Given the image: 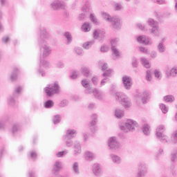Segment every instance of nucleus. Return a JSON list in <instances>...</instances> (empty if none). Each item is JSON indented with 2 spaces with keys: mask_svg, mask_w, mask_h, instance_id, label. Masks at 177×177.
Masks as SVG:
<instances>
[{
  "mask_svg": "<svg viewBox=\"0 0 177 177\" xmlns=\"http://www.w3.org/2000/svg\"><path fill=\"white\" fill-rule=\"evenodd\" d=\"M124 110L120 109H116L115 111V115L116 118H122L124 117Z\"/></svg>",
  "mask_w": 177,
  "mask_h": 177,
  "instance_id": "33",
  "label": "nucleus"
},
{
  "mask_svg": "<svg viewBox=\"0 0 177 177\" xmlns=\"http://www.w3.org/2000/svg\"><path fill=\"white\" fill-rule=\"evenodd\" d=\"M50 8H52L53 10H58V9H64L66 8V4L64 1L55 0L50 4Z\"/></svg>",
  "mask_w": 177,
  "mask_h": 177,
  "instance_id": "11",
  "label": "nucleus"
},
{
  "mask_svg": "<svg viewBox=\"0 0 177 177\" xmlns=\"http://www.w3.org/2000/svg\"><path fill=\"white\" fill-rule=\"evenodd\" d=\"M93 172L95 176H102V168L99 163H95L93 165Z\"/></svg>",
  "mask_w": 177,
  "mask_h": 177,
  "instance_id": "17",
  "label": "nucleus"
},
{
  "mask_svg": "<svg viewBox=\"0 0 177 177\" xmlns=\"http://www.w3.org/2000/svg\"><path fill=\"white\" fill-rule=\"evenodd\" d=\"M141 100L143 104H146L150 101V93L149 91H144L141 95Z\"/></svg>",
  "mask_w": 177,
  "mask_h": 177,
  "instance_id": "18",
  "label": "nucleus"
},
{
  "mask_svg": "<svg viewBox=\"0 0 177 177\" xmlns=\"http://www.w3.org/2000/svg\"><path fill=\"white\" fill-rule=\"evenodd\" d=\"M119 41H120L119 38H113L111 39L110 42H111V48H117V46L118 45Z\"/></svg>",
  "mask_w": 177,
  "mask_h": 177,
  "instance_id": "44",
  "label": "nucleus"
},
{
  "mask_svg": "<svg viewBox=\"0 0 177 177\" xmlns=\"http://www.w3.org/2000/svg\"><path fill=\"white\" fill-rule=\"evenodd\" d=\"M91 27L88 22H84L82 26V30L84 32H89L91 31Z\"/></svg>",
  "mask_w": 177,
  "mask_h": 177,
  "instance_id": "26",
  "label": "nucleus"
},
{
  "mask_svg": "<svg viewBox=\"0 0 177 177\" xmlns=\"http://www.w3.org/2000/svg\"><path fill=\"white\" fill-rule=\"evenodd\" d=\"M166 75L167 77H176L177 75V66L173 67L170 71H165Z\"/></svg>",
  "mask_w": 177,
  "mask_h": 177,
  "instance_id": "21",
  "label": "nucleus"
},
{
  "mask_svg": "<svg viewBox=\"0 0 177 177\" xmlns=\"http://www.w3.org/2000/svg\"><path fill=\"white\" fill-rule=\"evenodd\" d=\"M157 50L159 53H164L165 50H167V48H165L164 45V42L160 41L159 44L157 46Z\"/></svg>",
  "mask_w": 177,
  "mask_h": 177,
  "instance_id": "28",
  "label": "nucleus"
},
{
  "mask_svg": "<svg viewBox=\"0 0 177 177\" xmlns=\"http://www.w3.org/2000/svg\"><path fill=\"white\" fill-rule=\"evenodd\" d=\"M62 121V116L60 115H55L53 118V122L55 125H57V124L60 123Z\"/></svg>",
  "mask_w": 177,
  "mask_h": 177,
  "instance_id": "40",
  "label": "nucleus"
},
{
  "mask_svg": "<svg viewBox=\"0 0 177 177\" xmlns=\"http://www.w3.org/2000/svg\"><path fill=\"white\" fill-rule=\"evenodd\" d=\"M75 53L77 55H84V50L80 47H77L75 48Z\"/></svg>",
  "mask_w": 177,
  "mask_h": 177,
  "instance_id": "52",
  "label": "nucleus"
},
{
  "mask_svg": "<svg viewBox=\"0 0 177 177\" xmlns=\"http://www.w3.org/2000/svg\"><path fill=\"white\" fill-rule=\"evenodd\" d=\"M56 66L58 68H64V63L63 62L59 61Z\"/></svg>",
  "mask_w": 177,
  "mask_h": 177,
  "instance_id": "61",
  "label": "nucleus"
},
{
  "mask_svg": "<svg viewBox=\"0 0 177 177\" xmlns=\"http://www.w3.org/2000/svg\"><path fill=\"white\" fill-rule=\"evenodd\" d=\"M109 46L104 44L101 46L100 51L106 53V52H109Z\"/></svg>",
  "mask_w": 177,
  "mask_h": 177,
  "instance_id": "49",
  "label": "nucleus"
},
{
  "mask_svg": "<svg viewBox=\"0 0 177 177\" xmlns=\"http://www.w3.org/2000/svg\"><path fill=\"white\" fill-rule=\"evenodd\" d=\"M44 92L47 96H53L55 93L60 92V86L57 82L48 84L47 86L44 88Z\"/></svg>",
  "mask_w": 177,
  "mask_h": 177,
  "instance_id": "4",
  "label": "nucleus"
},
{
  "mask_svg": "<svg viewBox=\"0 0 177 177\" xmlns=\"http://www.w3.org/2000/svg\"><path fill=\"white\" fill-rule=\"evenodd\" d=\"M101 15H102L103 19H104V20H106V21H108L109 23H110V21H111V17H111V15H109V13L104 12H101Z\"/></svg>",
  "mask_w": 177,
  "mask_h": 177,
  "instance_id": "41",
  "label": "nucleus"
},
{
  "mask_svg": "<svg viewBox=\"0 0 177 177\" xmlns=\"http://www.w3.org/2000/svg\"><path fill=\"white\" fill-rule=\"evenodd\" d=\"M90 19L94 24H97V19L95 17V15L93 14H90Z\"/></svg>",
  "mask_w": 177,
  "mask_h": 177,
  "instance_id": "59",
  "label": "nucleus"
},
{
  "mask_svg": "<svg viewBox=\"0 0 177 177\" xmlns=\"http://www.w3.org/2000/svg\"><path fill=\"white\" fill-rule=\"evenodd\" d=\"M82 85L84 88H86V93H93L95 97L98 100H102V99H103V94L102 92L99 91V90L96 88L93 90L92 88L89 87V81H88V80H83L82 81Z\"/></svg>",
  "mask_w": 177,
  "mask_h": 177,
  "instance_id": "3",
  "label": "nucleus"
},
{
  "mask_svg": "<svg viewBox=\"0 0 177 177\" xmlns=\"http://www.w3.org/2000/svg\"><path fill=\"white\" fill-rule=\"evenodd\" d=\"M82 153V148L81 143L78 141H75L73 144V156H80Z\"/></svg>",
  "mask_w": 177,
  "mask_h": 177,
  "instance_id": "14",
  "label": "nucleus"
},
{
  "mask_svg": "<svg viewBox=\"0 0 177 177\" xmlns=\"http://www.w3.org/2000/svg\"><path fill=\"white\" fill-rule=\"evenodd\" d=\"M22 87L20 86H18L15 88V91L13 93L14 96H17V95H20L21 93Z\"/></svg>",
  "mask_w": 177,
  "mask_h": 177,
  "instance_id": "46",
  "label": "nucleus"
},
{
  "mask_svg": "<svg viewBox=\"0 0 177 177\" xmlns=\"http://www.w3.org/2000/svg\"><path fill=\"white\" fill-rule=\"evenodd\" d=\"M77 135V131L69 129L66 131V134L63 136V139H74Z\"/></svg>",
  "mask_w": 177,
  "mask_h": 177,
  "instance_id": "15",
  "label": "nucleus"
},
{
  "mask_svg": "<svg viewBox=\"0 0 177 177\" xmlns=\"http://www.w3.org/2000/svg\"><path fill=\"white\" fill-rule=\"evenodd\" d=\"M91 118L92 120L89 124V127L92 133H95V132L97 131V127H96V124L97 122V115L94 113L91 115Z\"/></svg>",
  "mask_w": 177,
  "mask_h": 177,
  "instance_id": "10",
  "label": "nucleus"
},
{
  "mask_svg": "<svg viewBox=\"0 0 177 177\" xmlns=\"http://www.w3.org/2000/svg\"><path fill=\"white\" fill-rule=\"evenodd\" d=\"M7 103H8V106H10L11 107L15 106V104H16V100H15V95L9 96L7 98Z\"/></svg>",
  "mask_w": 177,
  "mask_h": 177,
  "instance_id": "29",
  "label": "nucleus"
},
{
  "mask_svg": "<svg viewBox=\"0 0 177 177\" xmlns=\"http://www.w3.org/2000/svg\"><path fill=\"white\" fill-rule=\"evenodd\" d=\"M177 158V149H174L172 152H171V160L172 161V162H175V160Z\"/></svg>",
  "mask_w": 177,
  "mask_h": 177,
  "instance_id": "48",
  "label": "nucleus"
},
{
  "mask_svg": "<svg viewBox=\"0 0 177 177\" xmlns=\"http://www.w3.org/2000/svg\"><path fill=\"white\" fill-rule=\"evenodd\" d=\"M20 129V124L19 123H15L13 124L12 128V135H15V133H17Z\"/></svg>",
  "mask_w": 177,
  "mask_h": 177,
  "instance_id": "37",
  "label": "nucleus"
},
{
  "mask_svg": "<svg viewBox=\"0 0 177 177\" xmlns=\"http://www.w3.org/2000/svg\"><path fill=\"white\" fill-rule=\"evenodd\" d=\"M55 106V102L52 100H48L44 102L45 109H52Z\"/></svg>",
  "mask_w": 177,
  "mask_h": 177,
  "instance_id": "34",
  "label": "nucleus"
},
{
  "mask_svg": "<svg viewBox=\"0 0 177 177\" xmlns=\"http://www.w3.org/2000/svg\"><path fill=\"white\" fill-rule=\"evenodd\" d=\"M68 104V100H64L60 102L59 103V107H66Z\"/></svg>",
  "mask_w": 177,
  "mask_h": 177,
  "instance_id": "55",
  "label": "nucleus"
},
{
  "mask_svg": "<svg viewBox=\"0 0 177 177\" xmlns=\"http://www.w3.org/2000/svg\"><path fill=\"white\" fill-rule=\"evenodd\" d=\"M111 158L114 164L121 163V158L115 154H111Z\"/></svg>",
  "mask_w": 177,
  "mask_h": 177,
  "instance_id": "27",
  "label": "nucleus"
},
{
  "mask_svg": "<svg viewBox=\"0 0 177 177\" xmlns=\"http://www.w3.org/2000/svg\"><path fill=\"white\" fill-rule=\"evenodd\" d=\"M98 66H99L100 68H101L102 71H104L107 70V68H109L107 63L104 62V61H103V60H100L98 62Z\"/></svg>",
  "mask_w": 177,
  "mask_h": 177,
  "instance_id": "32",
  "label": "nucleus"
},
{
  "mask_svg": "<svg viewBox=\"0 0 177 177\" xmlns=\"http://www.w3.org/2000/svg\"><path fill=\"white\" fill-rule=\"evenodd\" d=\"M146 80L149 82L151 81V71L149 70L146 72Z\"/></svg>",
  "mask_w": 177,
  "mask_h": 177,
  "instance_id": "54",
  "label": "nucleus"
},
{
  "mask_svg": "<svg viewBox=\"0 0 177 177\" xmlns=\"http://www.w3.org/2000/svg\"><path fill=\"white\" fill-rule=\"evenodd\" d=\"M171 140L174 143H177V130L174 131L171 135Z\"/></svg>",
  "mask_w": 177,
  "mask_h": 177,
  "instance_id": "50",
  "label": "nucleus"
},
{
  "mask_svg": "<svg viewBox=\"0 0 177 177\" xmlns=\"http://www.w3.org/2000/svg\"><path fill=\"white\" fill-rule=\"evenodd\" d=\"M159 106H160V109L162 113H163V114H167V113H168V108H167V105H165V104H160Z\"/></svg>",
  "mask_w": 177,
  "mask_h": 177,
  "instance_id": "45",
  "label": "nucleus"
},
{
  "mask_svg": "<svg viewBox=\"0 0 177 177\" xmlns=\"http://www.w3.org/2000/svg\"><path fill=\"white\" fill-rule=\"evenodd\" d=\"M154 75L156 77V78H158V80H161V73L160 72V71L158 70H155L154 71Z\"/></svg>",
  "mask_w": 177,
  "mask_h": 177,
  "instance_id": "60",
  "label": "nucleus"
},
{
  "mask_svg": "<svg viewBox=\"0 0 177 177\" xmlns=\"http://www.w3.org/2000/svg\"><path fill=\"white\" fill-rule=\"evenodd\" d=\"M39 31L40 32L37 41L39 46L40 48L41 52H42V59L40 61V64L37 70L38 75H41V77H45L46 73H45V69L49 68L50 67V64L49 62L45 59V57H48L50 53H52V47L48 46V40L50 39V35L45 27L39 28ZM45 68V69H44Z\"/></svg>",
  "mask_w": 177,
  "mask_h": 177,
  "instance_id": "1",
  "label": "nucleus"
},
{
  "mask_svg": "<svg viewBox=\"0 0 177 177\" xmlns=\"http://www.w3.org/2000/svg\"><path fill=\"white\" fill-rule=\"evenodd\" d=\"M112 50V55L113 56V60H116L117 57H120V51L117 49V47L111 48Z\"/></svg>",
  "mask_w": 177,
  "mask_h": 177,
  "instance_id": "30",
  "label": "nucleus"
},
{
  "mask_svg": "<svg viewBox=\"0 0 177 177\" xmlns=\"http://www.w3.org/2000/svg\"><path fill=\"white\" fill-rule=\"evenodd\" d=\"M95 44V41H86L83 44V48L84 49H91L92 48V46Z\"/></svg>",
  "mask_w": 177,
  "mask_h": 177,
  "instance_id": "43",
  "label": "nucleus"
},
{
  "mask_svg": "<svg viewBox=\"0 0 177 177\" xmlns=\"http://www.w3.org/2000/svg\"><path fill=\"white\" fill-rule=\"evenodd\" d=\"M108 146L110 147V149L117 150V149H120V142L117 141L116 137H111L108 140Z\"/></svg>",
  "mask_w": 177,
  "mask_h": 177,
  "instance_id": "12",
  "label": "nucleus"
},
{
  "mask_svg": "<svg viewBox=\"0 0 177 177\" xmlns=\"http://www.w3.org/2000/svg\"><path fill=\"white\" fill-rule=\"evenodd\" d=\"M20 74V71L19 68H14L11 75H10V80L12 82L17 81V80L19 78V75Z\"/></svg>",
  "mask_w": 177,
  "mask_h": 177,
  "instance_id": "20",
  "label": "nucleus"
},
{
  "mask_svg": "<svg viewBox=\"0 0 177 177\" xmlns=\"http://www.w3.org/2000/svg\"><path fill=\"white\" fill-rule=\"evenodd\" d=\"M109 23L114 30H121V27H122L121 18L117 16L112 17Z\"/></svg>",
  "mask_w": 177,
  "mask_h": 177,
  "instance_id": "8",
  "label": "nucleus"
},
{
  "mask_svg": "<svg viewBox=\"0 0 177 177\" xmlns=\"http://www.w3.org/2000/svg\"><path fill=\"white\" fill-rule=\"evenodd\" d=\"M29 157L30 160H32V161H35V160H37V157H38V153H37V151L32 150L29 151Z\"/></svg>",
  "mask_w": 177,
  "mask_h": 177,
  "instance_id": "35",
  "label": "nucleus"
},
{
  "mask_svg": "<svg viewBox=\"0 0 177 177\" xmlns=\"http://www.w3.org/2000/svg\"><path fill=\"white\" fill-rule=\"evenodd\" d=\"M115 10H121L122 9V4L121 3H115Z\"/></svg>",
  "mask_w": 177,
  "mask_h": 177,
  "instance_id": "57",
  "label": "nucleus"
},
{
  "mask_svg": "<svg viewBox=\"0 0 177 177\" xmlns=\"http://www.w3.org/2000/svg\"><path fill=\"white\" fill-rule=\"evenodd\" d=\"M138 64H139V62H138V59H136V57H133L132 60L133 67H135L136 68H138Z\"/></svg>",
  "mask_w": 177,
  "mask_h": 177,
  "instance_id": "58",
  "label": "nucleus"
},
{
  "mask_svg": "<svg viewBox=\"0 0 177 177\" xmlns=\"http://www.w3.org/2000/svg\"><path fill=\"white\" fill-rule=\"evenodd\" d=\"M163 100L166 103H172L173 102H175V97H174V95H165L163 97Z\"/></svg>",
  "mask_w": 177,
  "mask_h": 177,
  "instance_id": "31",
  "label": "nucleus"
},
{
  "mask_svg": "<svg viewBox=\"0 0 177 177\" xmlns=\"http://www.w3.org/2000/svg\"><path fill=\"white\" fill-rule=\"evenodd\" d=\"M72 169L75 175H80V163L75 162L72 165Z\"/></svg>",
  "mask_w": 177,
  "mask_h": 177,
  "instance_id": "25",
  "label": "nucleus"
},
{
  "mask_svg": "<svg viewBox=\"0 0 177 177\" xmlns=\"http://www.w3.org/2000/svg\"><path fill=\"white\" fill-rule=\"evenodd\" d=\"M71 80H75V78H78V71H74L72 73V75H70Z\"/></svg>",
  "mask_w": 177,
  "mask_h": 177,
  "instance_id": "53",
  "label": "nucleus"
},
{
  "mask_svg": "<svg viewBox=\"0 0 177 177\" xmlns=\"http://www.w3.org/2000/svg\"><path fill=\"white\" fill-rule=\"evenodd\" d=\"M67 146V147H72L74 142H73V139L68 138V139H63Z\"/></svg>",
  "mask_w": 177,
  "mask_h": 177,
  "instance_id": "47",
  "label": "nucleus"
},
{
  "mask_svg": "<svg viewBox=\"0 0 177 177\" xmlns=\"http://www.w3.org/2000/svg\"><path fill=\"white\" fill-rule=\"evenodd\" d=\"M147 23L150 27H151V34H153L154 37H160V30H158V22L154 19L149 18Z\"/></svg>",
  "mask_w": 177,
  "mask_h": 177,
  "instance_id": "6",
  "label": "nucleus"
},
{
  "mask_svg": "<svg viewBox=\"0 0 177 177\" xmlns=\"http://www.w3.org/2000/svg\"><path fill=\"white\" fill-rule=\"evenodd\" d=\"M29 177H37V174H35V171L30 170L28 172Z\"/></svg>",
  "mask_w": 177,
  "mask_h": 177,
  "instance_id": "63",
  "label": "nucleus"
},
{
  "mask_svg": "<svg viewBox=\"0 0 177 177\" xmlns=\"http://www.w3.org/2000/svg\"><path fill=\"white\" fill-rule=\"evenodd\" d=\"M82 73L84 77H89V73L91 71H89V68L83 66L82 67Z\"/></svg>",
  "mask_w": 177,
  "mask_h": 177,
  "instance_id": "42",
  "label": "nucleus"
},
{
  "mask_svg": "<svg viewBox=\"0 0 177 177\" xmlns=\"http://www.w3.org/2000/svg\"><path fill=\"white\" fill-rule=\"evenodd\" d=\"M91 80H92L93 85H97V82H99V78L97 77V76L93 77L91 79Z\"/></svg>",
  "mask_w": 177,
  "mask_h": 177,
  "instance_id": "62",
  "label": "nucleus"
},
{
  "mask_svg": "<svg viewBox=\"0 0 177 177\" xmlns=\"http://www.w3.org/2000/svg\"><path fill=\"white\" fill-rule=\"evenodd\" d=\"M147 174V166L143 163L140 162L138 165V172L137 174V177H145Z\"/></svg>",
  "mask_w": 177,
  "mask_h": 177,
  "instance_id": "9",
  "label": "nucleus"
},
{
  "mask_svg": "<svg viewBox=\"0 0 177 177\" xmlns=\"http://www.w3.org/2000/svg\"><path fill=\"white\" fill-rule=\"evenodd\" d=\"M41 102H33L32 104V109L34 110V111H38V110L41 109Z\"/></svg>",
  "mask_w": 177,
  "mask_h": 177,
  "instance_id": "38",
  "label": "nucleus"
},
{
  "mask_svg": "<svg viewBox=\"0 0 177 177\" xmlns=\"http://www.w3.org/2000/svg\"><path fill=\"white\" fill-rule=\"evenodd\" d=\"M68 150L62 151L57 153V157H59V158L63 157V156H64L65 154H68Z\"/></svg>",
  "mask_w": 177,
  "mask_h": 177,
  "instance_id": "56",
  "label": "nucleus"
},
{
  "mask_svg": "<svg viewBox=\"0 0 177 177\" xmlns=\"http://www.w3.org/2000/svg\"><path fill=\"white\" fill-rule=\"evenodd\" d=\"M84 157L86 161H93L95 160V153L91 151H86L84 153Z\"/></svg>",
  "mask_w": 177,
  "mask_h": 177,
  "instance_id": "23",
  "label": "nucleus"
},
{
  "mask_svg": "<svg viewBox=\"0 0 177 177\" xmlns=\"http://www.w3.org/2000/svg\"><path fill=\"white\" fill-rule=\"evenodd\" d=\"M122 84L124 89L129 91L132 88V78L129 76H123L122 77Z\"/></svg>",
  "mask_w": 177,
  "mask_h": 177,
  "instance_id": "13",
  "label": "nucleus"
},
{
  "mask_svg": "<svg viewBox=\"0 0 177 177\" xmlns=\"http://www.w3.org/2000/svg\"><path fill=\"white\" fill-rule=\"evenodd\" d=\"M111 73H113V70L109 69L102 74V77H111Z\"/></svg>",
  "mask_w": 177,
  "mask_h": 177,
  "instance_id": "51",
  "label": "nucleus"
},
{
  "mask_svg": "<svg viewBox=\"0 0 177 177\" xmlns=\"http://www.w3.org/2000/svg\"><path fill=\"white\" fill-rule=\"evenodd\" d=\"M141 130L145 136H149V135H150V127L149 124H145L142 127Z\"/></svg>",
  "mask_w": 177,
  "mask_h": 177,
  "instance_id": "24",
  "label": "nucleus"
},
{
  "mask_svg": "<svg viewBox=\"0 0 177 177\" xmlns=\"http://www.w3.org/2000/svg\"><path fill=\"white\" fill-rule=\"evenodd\" d=\"M64 37L66 38V45H70V43L73 41V36H71V33L70 32H66L64 33Z\"/></svg>",
  "mask_w": 177,
  "mask_h": 177,
  "instance_id": "36",
  "label": "nucleus"
},
{
  "mask_svg": "<svg viewBox=\"0 0 177 177\" xmlns=\"http://www.w3.org/2000/svg\"><path fill=\"white\" fill-rule=\"evenodd\" d=\"M62 169V162L60 161H56L54 164L53 172L54 175H59V172H60V170Z\"/></svg>",
  "mask_w": 177,
  "mask_h": 177,
  "instance_id": "19",
  "label": "nucleus"
},
{
  "mask_svg": "<svg viewBox=\"0 0 177 177\" xmlns=\"http://www.w3.org/2000/svg\"><path fill=\"white\" fill-rule=\"evenodd\" d=\"M82 12H89V6L88 5L84 4V6L82 8Z\"/></svg>",
  "mask_w": 177,
  "mask_h": 177,
  "instance_id": "64",
  "label": "nucleus"
},
{
  "mask_svg": "<svg viewBox=\"0 0 177 177\" xmlns=\"http://www.w3.org/2000/svg\"><path fill=\"white\" fill-rule=\"evenodd\" d=\"M137 41L140 44H144L145 45H149V39H146V36L145 35H140L137 37Z\"/></svg>",
  "mask_w": 177,
  "mask_h": 177,
  "instance_id": "22",
  "label": "nucleus"
},
{
  "mask_svg": "<svg viewBox=\"0 0 177 177\" xmlns=\"http://www.w3.org/2000/svg\"><path fill=\"white\" fill-rule=\"evenodd\" d=\"M165 127L164 125H160L156 129V138L159 139L162 143H167L168 137L164 135Z\"/></svg>",
  "mask_w": 177,
  "mask_h": 177,
  "instance_id": "7",
  "label": "nucleus"
},
{
  "mask_svg": "<svg viewBox=\"0 0 177 177\" xmlns=\"http://www.w3.org/2000/svg\"><path fill=\"white\" fill-rule=\"evenodd\" d=\"M116 86L112 84L110 89V93L115 97L116 102L122 103L124 109H129L132 104L131 103V100L127 95L124 93L117 92L115 91Z\"/></svg>",
  "mask_w": 177,
  "mask_h": 177,
  "instance_id": "2",
  "label": "nucleus"
},
{
  "mask_svg": "<svg viewBox=\"0 0 177 177\" xmlns=\"http://www.w3.org/2000/svg\"><path fill=\"white\" fill-rule=\"evenodd\" d=\"M106 35V32L104 30H95L93 32V38L95 39H103Z\"/></svg>",
  "mask_w": 177,
  "mask_h": 177,
  "instance_id": "16",
  "label": "nucleus"
},
{
  "mask_svg": "<svg viewBox=\"0 0 177 177\" xmlns=\"http://www.w3.org/2000/svg\"><path fill=\"white\" fill-rule=\"evenodd\" d=\"M140 62H141L142 66H144V67H145V68H150V63L146 58L142 57L140 59Z\"/></svg>",
  "mask_w": 177,
  "mask_h": 177,
  "instance_id": "39",
  "label": "nucleus"
},
{
  "mask_svg": "<svg viewBox=\"0 0 177 177\" xmlns=\"http://www.w3.org/2000/svg\"><path fill=\"white\" fill-rule=\"evenodd\" d=\"M139 124L136 121H133V120H127V122L123 124L120 125L121 131L123 132H131L135 131V128L138 127Z\"/></svg>",
  "mask_w": 177,
  "mask_h": 177,
  "instance_id": "5",
  "label": "nucleus"
}]
</instances>
